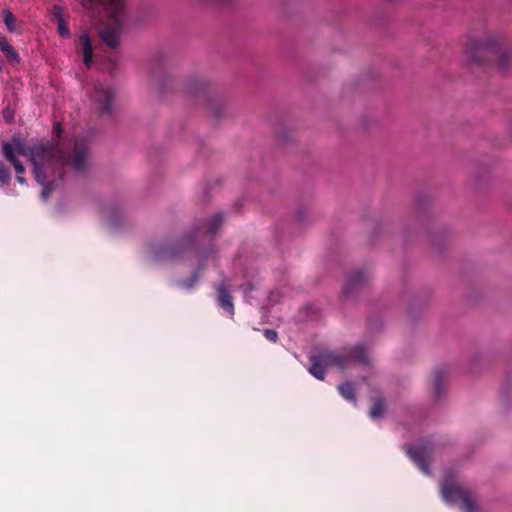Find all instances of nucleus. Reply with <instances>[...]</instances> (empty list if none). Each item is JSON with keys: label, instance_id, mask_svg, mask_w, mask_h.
<instances>
[{"label": "nucleus", "instance_id": "9b49d317", "mask_svg": "<svg viewBox=\"0 0 512 512\" xmlns=\"http://www.w3.org/2000/svg\"><path fill=\"white\" fill-rule=\"evenodd\" d=\"M2 16H3V21L5 23L7 30L10 33L16 32V27H17L16 26V18L13 15V13L10 10L6 9V10H3Z\"/></svg>", "mask_w": 512, "mask_h": 512}, {"label": "nucleus", "instance_id": "2eb2a0df", "mask_svg": "<svg viewBox=\"0 0 512 512\" xmlns=\"http://www.w3.org/2000/svg\"><path fill=\"white\" fill-rule=\"evenodd\" d=\"M11 179V175L5 165L0 161V186L6 185Z\"/></svg>", "mask_w": 512, "mask_h": 512}, {"label": "nucleus", "instance_id": "1a4fd4ad", "mask_svg": "<svg viewBox=\"0 0 512 512\" xmlns=\"http://www.w3.org/2000/svg\"><path fill=\"white\" fill-rule=\"evenodd\" d=\"M0 51L5 55V57L13 63H18L20 61V56L14 49V47L9 43L8 39L5 36L0 35Z\"/></svg>", "mask_w": 512, "mask_h": 512}, {"label": "nucleus", "instance_id": "423d86ee", "mask_svg": "<svg viewBox=\"0 0 512 512\" xmlns=\"http://www.w3.org/2000/svg\"><path fill=\"white\" fill-rule=\"evenodd\" d=\"M406 452L423 473L426 475L430 474L429 465L426 461L429 455V447L427 445H421L419 447L407 446Z\"/></svg>", "mask_w": 512, "mask_h": 512}, {"label": "nucleus", "instance_id": "39448f33", "mask_svg": "<svg viewBox=\"0 0 512 512\" xmlns=\"http://www.w3.org/2000/svg\"><path fill=\"white\" fill-rule=\"evenodd\" d=\"M92 100L97 104V108L102 115L111 113L113 101V91L105 85H98L92 94Z\"/></svg>", "mask_w": 512, "mask_h": 512}, {"label": "nucleus", "instance_id": "f3484780", "mask_svg": "<svg viewBox=\"0 0 512 512\" xmlns=\"http://www.w3.org/2000/svg\"><path fill=\"white\" fill-rule=\"evenodd\" d=\"M53 17L56 22L65 20L64 19V10L60 5H55L53 7Z\"/></svg>", "mask_w": 512, "mask_h": 512}, {"label": "nucleus", "instance_id": "4be33fe9", "mask_svg": "<svg viewBox=\"0 0 512 512\" xmlns=\"http://www.w3.org/2000/svg\"><path fill=\"white\" fill-rule=\"evenodd\" d=\"M4 118L7 120V121H10L11 119V116H10V113L8 110L4 111Z\"/></svg>", "mask_w": 512, "mask_h": 512}, {"label": "nucleus", "instance_id": "5701e85b", "mask_svg": "<svg viewBox=\"0 0 512 512\" xmlns=\"http://www.w3.org/2000/svg\"><path fill=\"white\" fill-rule=\"evenodd\" d=\"M249 291H250V287H245V288H244V294H245V296H247V295H248V292H249Z\"/></svg>", "mask_w": 512, "mask_h": 512}, {"label": "nucleus", "instance_id": "f8f14e48", "mask_svg": "<svg viewBox=\"0 0 512 512\" xmlns=\"http://www.w3.org/2000/svg\"><path fill=\"white\" fill-rule=\"evenodd\" d=\"M339 393L343 398H345L348 401L355 402V393L354 388L351 383L346 382L339 386Z\"/></svg>", "mask_w": 512, "mask_h": 512}, {"label": "nucleus", "instance_id": "aec40b11", "mask_svg": "<svg viewBox=\"0 0 512 512\" xmlns=\"http://www.w3.org/2000/svg\"><path fill=\"white\" fill-rule=\"evenodd\" d=\"M441 373H437L436 376H435V385L436 387H438L440 385V381H441Z\"/></svg>", "mask_w": 512, "mask_h": 512}, {"label": "nucleus", "instance_id": "7ed1b4c3", "mask_svg": "<svg viewBox=\"0 0 512 512\" xmlns=\"http://www.w3.org/2000/svg\"><path fill=\"white\" fill-rule=\"evenodd\" d=\"M468 62H481L483 59L496 62L501 70H505L512 61V52L503 48L496 41L472 43L467 54Z\"/></svg>", "mask_w": 512, "mask_h": 512}, {"label": "nucleus", "instance_id": "9d476101", "mask_svg": "<svg viewBox=\"0 0 512 512\" xmlns=\"http://www.w3.org/2000/svg\"><path fill=\"white\" fill-rule=\"evenodd\" d=\"M364 280H365V275H364L363 271H356L349 277L348 281L344 285V287H343L344 293L346 295L350 294L352 292V289L354 287L360 285L361 283H363Z\"/></svg>", "mask_w": 512, "mask_h": 512}, {"label": "nucleus", "instance_id": "4468645a", "mask_svg": "<svg viewBox=\"0 0 512 512\" xmlns=\"http://www.w3.org/2000/svg\"><path fill=\"white\" fill-rule=\"evenodd\" d=\"M224 215L223 213H217L214 215V217L211 219V221L208 224L207 231L208 233H214L218 226L223 221Z\"/></svg>", "mask_w": 512, "mask_h": 512}, {"label": "nucleus", "instance_id": "dca6fc26", "mask_svg": "<svg viewBox=\"0 0 512 512\" xmlns=\"http://www.w3.org/2000/svg\"><path fill=\"white\" fill-rule=\"evenodd\" d=\"M57 31L59 35L63 38H69L70 37V31L69 28L65 22V20H61L57 22Z\"/></svg>", "mask_w": 512, "mask_h": 512}, {"label": "nucleus", "instance_id": "ddd939ff", "mask_svg": "<svg viewBox=\"0 0 512 512\" xmlns=\"http://www.w3.org/2000/svg\"><path fill=\"white\" fill-rule=\"evenodd\" d=\"M384 412V401L381 398H377L374 400L373 405L370 409V417L372 419L379 418Z\"/></svg>", "mask_w": 512, "mask_h": 512}, {"label": "nucleus", "instance_id": "0eeeda50", "mask_svg": "<svg viewBox=\"0 0 512 512\" xmlns=\"http://www.w3.org/2000/svg\"><path fill=\"white\" fill-rule=\"evenodd\" d=\"M217 299L220 307L226 311L231 317L234 315V305L232 303V297L225 288V284L221 283L218 288Z\"/></svg>", "mask_w": 512, "mask_h": 512}, {"label": "nucleus", "instance_id": "f257e3e1", "mask_svg": "<svg viewBox=\"0 0 512 512\" xmlns=\"http://www.w3.org/2000/svg\"><path fill=\"white\" fill-rule=\"evenodd\" d=\"M16 154L28 158L32 164L35 180L42 186L41 198L47 201L51 192L62 183L64 166L68 165L76 172L85 169L88 141L84 138L76 139L72 153L63 151L58 144L51 142L30 146L16 136L11 141L3 143L2 155L12 164L17 181L23 185L26 183L25 167L17 159Z\"/></svg>", "mask_w": 512, "mask_h": 512}, {"label": "nucleus", "instance_id": "6e6552de", "mask_svg": "<svg viewBox=\"0 0 512 512\" xmlns=\"http://www.w3.org/2000/svg\"><path fill=\"white\" fill-rule=\"evenodd\" d=\"M79 45L81 46L83 54V62L85 66L89 68L92 63V44L87 32H84L80 35Z\"/></svg>", "mask_w": 512, "mask_h": 512}, {"label": "nucleus", "instance_id": "6ab92c4d", "mask_svg": "<svg viewBox=\"0 0 512 512\" xmlns=\"http://www.w3.org/2000/svg\"><path fill=\"white\" fill-rule=\"evenodd\" d=\"M196 281H197V279H196V276L194 275L191 280H189L187 282H182L181 285L187 289H190L193 287V285Z\"/></svg>", "mask_w": 512, "mask_h": 512}, {"label": "nucleus", "instance_id": "412c9836", "mask_svg": "<svg viewBox=\"0 0 512 512\" xmlns=\"http://www.w3.org/2000/svg\"><path fill=\"white\" fill-rule=\"evenodd\" d=\"M54 129H55V132L57 134V136H60V133H61V125L59 123H57L55 126H54Z\"/></svg>", "mask_w": 512, "mask_h": 512}, {"label": "nucleus", "instance_id": "a211bd4d", "mask_svg": "<svg viewBox=\"0 0 512 512\" xmlns=\"http://www.w3.org/2000/svg\"><path fill=\"white\" fill-rule=\"evenodd\" d=\"M264 336L266 337L267 340L271 342H276L278 338L277 332L272 329H266L264 331Z\"/></svg>", "mask_w": 512, "mask_h": 512}, {"label": "nucleus", "instance_id": "f03ea898", "mask_svg": "<svg viewBox=\"0 0 512 512\" xmlns=\"http://www.w3.org/2000/svg\"><path fill=\"white\" fill-rule=\"evenodd\" d=\"M366 363L367 352L362 345L355 346L352 355L324 351L310 357L311 365L308 371L317 379L323 380L325 371L329 367H338L343 370L354 362Z\"/></svg>", "mask_w": 512, "mask_h": 512}, {"label": "nucleus", "instance_id": "20e7f679", "mask_svg": "<svg viewBox=\"0 0 512 512\" xmlns=\"http://www.w3.org/2000/svg\"><path fill=\"white\" fill-rule=\"evenodd\" d=\"M441 494L445 502L453 503L459 499L462 501V509L465 512H477L472 496L454 485L450 475L446 476L441 486Z\"/></svg>", "mask_w": 512, "mask_h": 512}]
</instances>
